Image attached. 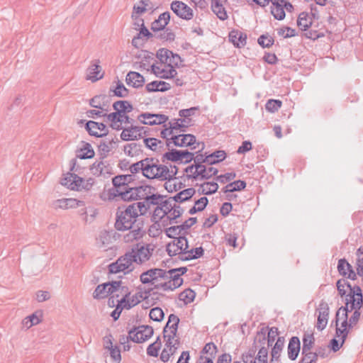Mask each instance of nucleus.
<instances>
[{
    "label": "nucleus",
    "instance_id": "c85d7f7f",
    "mask_svg": "<svg viewBox=\"0 0 363 363\" xmlns=\"http://www.w3.org/2000/svg\"><path fill=\"white\" fill-rule=\"evenodd\" d=\"M301 350V342L298 337H292L289 342L287 352L288 357L291 360H295Z\"/></svg>",
    "mask_w": 363,
    "mask_h": 363
},
{
    "label": "nucleus",
    "instance_id": "4c0bfd02",
    "mask_svg": "<svg viewBox=\"0 0 363 363\" xmlns=\"http://www.w3.org/2000/svg\"><path fill=\"white\" fill-rule=\"evenodd\" d=\"M197 169L199 172H196V175H199L200 179H208L215 176L218 173V169L214 167H208L206 168L203 164H197Z\"/></svg>",
    "mask_w": 363,
    "mask_h": 363
},
{
    "label": "nucleus",
    "instance_id": "864d4df0",
    "mask_svg": "<svg viewBox=\"0 0 363 363\" xmlns=\"http://www.w3.org/2000/svg\"><path fill=\"white\" fill-rule=\"evenodd\" d=\"M195 296L196 293L193 290L186 289L179 294V299L186 305L194 301Z\"/></svg>",
    "mask_w": 363,
    "mask_h": 363
},
{
    "label": "nucleus",
    "instance_id": "09e8293b",
    "mask_svg": "<svg viewBox=\"0 0 363 363\" xmlns=\"http://www.w3.org/2000/svg\"><path fill=\"white\" fill-rule=\"evenodd\" d=\"M40 322V318L35 313L27 316L21 322L22 328L28 330Z\"/></svg>",
    "mask_w": 363,
    "mask_h": 363
},
{
    "label": "nucleus",
    "instance_id": "5fc2aeb1",
    "mask_svg": "<svg viewBox=\"0 0 363 363\" xmlns=\"http://www.w3.org/2000/svg\"><path fill=\"white\" fill-rule=\"evenodd\" d=\"M201 192L206 195H211L216 193L218 189V185L216 182H204L201 185Z\"/></svg>",
    "mask_w": 363,
    "mask_h": 363
},
{
    "label": "nucleus",
    "instance_id": "e433bc0d",
    "mask_svg": "<svg viewBox=\"0 0 363 363\" xmlns=\"http://www.w3.org/2000/svg\"><path fill=\"white\" fill-rule=\"evenodd\" d=\"M271 13L274 18L279 21L283 20L286 16L283 4H281L279 1L274 0H271Z\"/></svg>",
    "mask_w": 363,
    "mask_h": 363
},
{
    "label": "nucleus",
    "instance_id": "79ce46f5",
    "mask_svg": "<svg viewBox=\"0 0 363 363\" xmlns=\"http://www.w3.org/2000/svg\"><path fill=\"white\" fill-rule=\"evenodd\" d=\"M125 155L130 157H135L139 155L142 152V145L136 143L127 144L123 148Z\"/></svg>",
    "mask_w": 363,
    "mask_h": 363
},
{
    "label": "nucleus",
    "instance_id": "a18cd8bd",
    "mask_svg": "<svg viewBox=\"0 0 363 363\" xmlns=\"http://www.w3.org/2000/svg\"><path fill=\"white\" fill-rule=\"evenodd\" d=\"M191 121V119H189L187 121L186 118H178V119H173L171 121L168 123L169 127L174 133V130H180L181 131H186V128H187V125H182L179 122L182 123H190Z\"/></svg>",
    "mask_w": 363,
    "mask_h": 363
},
{
    "label": "nucleus",
    "instance_id": "6e6d98bb",
    "mask_svg": "<svg viewBox=\"0 0 363 363\" xmlns=\"http://www.w3.org/2000/svg\"><path fill=\"white\" fill-rule=\"evenodd\" d=\"M174 200H173L172 197H169L167 200L162 201L161 203V207L159 208L160 211H163V215L162 217L171 213L172 208L174 207Z\"/></svg>",
    "mask_w": 363,
    "mask_h": 363
},
{
    "label": "nucleus",
    "instance_id": "9b49d317",
    "mask_svg": "<svg viewBox=\"0 0 363 363\" xmlns=\"http://www.w3.org/2000/svg\"><path fill=\"white\" fill-rule=\"evenodd\" d=\"M121 287L118 281L107 282L97 286L93 293V297L96 299H101L107 297L110 294H113L116 290Z\"/></svg>",
    "mask_w": 363,
    "mask_h": 363
},
{
    "label": "nucleus",
    "instance_id": "4d7b16f0",
    "mask_svg": "<svg viewBox=\"0 0 363 363\" xmlns=\"http://www.w3.org/2000/svg\"><path fill=\"white\" fill-rule=\"evenodd\" d=\"M218 352V347L213 342H208L203 347L201 354L202 355L209 356L211 357H215Z\"/></svg>",
    "mask_w": 363,
    "mask_h": 363
},
{
    "label": "nucleus",
    "instance_id": "1a4fd4ad",
    "mask_svg": "<svg viewBox=\"0 0 363 363\" xmlns=\"http://www.w3.org/2000/svg\"><path fill=\"white\" fill-rule=\"evenodd\" d=\"M169 322H172V324L170 326V334L163 335V337L165 342L164 348L170 347H172L174 345L180 344L179 337H177V330L179 318L175 314H170Z\"/></svg>",
    "mask_w": 363,
    "mask_h": 363
},
{
    "label": "nucleus",
    "instance_id": "423d86ee",
    "mask_svg": "<svg viewBox=\"0 0 363 363\" xmlns=\"http://www.w3.org/2000/svg\"><path fill=\"white\" fill-rule=\"evenodd\" d=\"M154 247L151 244L138 242L130 250L135 264L141 265L148 261L152 255Z\"/></svg>",
    "mask_w": 363,
    "mask_h": 363
},
{
    "label": "nucleus",
    "instance_id": "ea45409f",
    "mask_svg": "<svg viewBox=\"0 0 363 363\" xmlns=\"http://www.w3.org/2000/svg\"><path fill=\"white\" fill-rule=\"evenodd\" d=\"M195 192L196 191L194 188H188L177 193L175 196H172V199L174 200V202L182 203L189 200Z\"/></svg>",
    "mask_w": 363,
    "mask_h": 363
},
{
    "label": "nucleus",
    "instance_id": "f03ea898",
    "mask_svg": "<svg viewBox=\"0 0 363 363\" xmlns=\"http://www.w3.org/2000/svg\"><path fill=\"white\" fill-rule=\"evenodd\" d=\"M143 176L149 179L167 180L169 178V168L160 163L155 157H145L143 159Z\"/></svg>",
    "mask_w": 363,
    "mask_h": 363
},
{
    "label": "nucleus",
    "instance_id": "cd10ccee",
    "mask_svg": "<svg viewBox=\"0 0 363 363\" xmlns=\"http://www.w3.org/2000/svg\"><path fill=\"white\" fill-rule=\"evenodd\" d=\"M337 270L340 274L345 277L348 274V278L352 280L357 279V273L352 269L350 263L345 259H340L338 261Z\"/></svg>",
    "mask_w": 363,
    "mask_h": 363
},
{
    "label": "nucleus",
    "instance_id": "dca6fc26",
    "mask_svg": "<svg viewBox=\"0 0 363 363\" xmlns=\"http://www.w3.org/2000/svg\"><path fill=\"white\" fill-rule=\"evenodd\" d=\"M85 128L90 135L97 138L104 137L108 133V130L104 123L94 121L86 122Z\"/></svg>",
    "mask_w": 363,
    "mask_h": 363
},
{
    "label": "nucleus",
    "instance_id": "2eb2a0df",
    "mask_svg": "<svg viewBox=\"0 0 363 363\" xmlns=\"http://www.w3.org/2000/svg\"><path fill=\"white\" fill-rule=\"evenodd\" d=\"M316 311L318 312L316 328L318 330L322 331L328 324L330 311L328 304L322 300Z\"/></svg>",
    "mask_w": 363,
    "mask_h": 363
},
{
    "label": "nucleus",
    "instance_id": "6e6552de",
    "mask_svg": "<svg viewBox=\"0 0 363 363\" xmlns=\"http://www.w3.org/2000/svg\"><path fill=\"white\" fill-rule=\"evenodd\" d=\"M153 333L154 330L152 326L143 325L131 329L129 331V337L131 341L141 343L150 338Z\"/></svg>",
    "mask_w": 363,
    "mask_h": 363
},
{
    "label": "nucleus",
    "instance_id": "5701e85b",
    "mask_svg": "<svg viewBox=\"0 0 363 363\" xmlns=\"http://www.w3.org/2000/svg\"><path fill=\"white\" fill-rule=\"evenodd\" d=\"M109 98V96L105 94L96 95L90 99L89 104L94 108L108 112L110 104Z\"/></svg>",
    "mask_w": 363,
    "mask_h": 363
},
{
    "label": "nucleus",
    "instance_id": "3c124183",
    "mask_svg": "<svg viewBox=\"0 0 363 363\" xmlns=\"http://www.w3.org/2000/svg\"><path fill=\"white\" fill-rule=\"evenodd\" d=\"M284 338L283 337H279L271 352L272 357L276 359L277 362H279L280 354L284 347Z\"/></svg>",
    "mask_w": 363,
    "mask_h": 363
},
{
    "label": "nucleus",
    "instance_id": "c9c22d12",
    "mask_svg": "<svg viewBox=\"0 0 363 363\" xmlns=\"http://www.w3.org/2000/svg\"><path fill=\"white\" fill-rule=\"evenodd\" d=\"M143 143L151 150L162 152L164 150V143L155 138H144Z\"/></svg>",
    "mask_w": 363,
    "mask_h": 363
},
{
    "label": "nucleus",
    "instance_id": "0eeeda50",
    "mask_svg": "<svg viewBox=\"0 0 363 363\" xmlns=\"http://www.w3.org/2000/svg\"><path fill=\"white\" fill-rule=\"evenodd\" d=\"M154 187L148 185L132 187V189H129V191L123 194V200L126 201L133 200L146 201L149 194H151V191H152Z\"/></svg>",
    "mask_w": 363,
    "mask_h": 363
},
{
    "label": "nucleus",
    "instance_id": "aec40b11",
    "mask_svg": "<svg viewBox=\"0 0 363 363\" xmlns=\"http://www.w3.org/2000/svg\"><path fill=\"white\" fill-rule=\"evenodd\" d=\"M319 24H297L306 38L316 40L325 35L324 32L317 29Z\"/></svg>",
    "mask_w": 363,
    "mask_h": 363
},
{
    "label": "nucleus",
    "instance_id": "13d9d810",
    "mask_svg": "<svg viewBox=\"0 0 363 363\" xmlns=\"http://www.w3.org/2000/svg\"><path fill=\"white\" fill-rule=\"evenodd\" d=\"M301 363H316L319 357L318 353H313L311 351L305 353L301 352Z\"/></svg>",
    "mask_w": 363,
    "mask_h": 363
},
{
    "label": "nucleus",
    "instance_id": "f257e3e1",
    "mask_svg": "<svg viewBox=\"0 0 363 363\" xmlns=\"http://www.w3.org/2000/svg\"><path fill=\"white\" fill-rule=\"evenodd\" d=\"M140 205L137 204V203H133L125 208H118L114 224V227L117 230L127 231L128 229L135 228L137 225L143 224L139 217L144 214H141V211H139V209L144 206L143 204Z\"/></svg>",
    "mask_w": 363,
    "mask_h": 363
},
{
    "label": "nucleus",
    "instance_id": "473e14b6",
    "mask_svg": "<svg viewBox=\"0 0 363 363\" xmlns=\"http://www.w3.org/2000/svg\"><path fill=\"white\" fill-rule=\"evenodd\" d=\"M138 125H131L123 129L121 138L123 141L137 140L141 138L138 137Z\"/></svg>",
    "mask_w": 363,
    "mask_h": 363
},
{
    "label": "nucleus",
    "instance_id": "0e129e2a",
    "mask_svg": "<svg viewBox=\"0 0 363 363\" xmlns=\"http://www.w3.org/2000/svg\"><path fill=\"white\" fill-rule=\"evenodd\" d=\"M149 316L152 320L160 322L164 318V313L162 308L155 307L150 310Z\"/></svg>",
    "mask_w": 363,
    "mask_h": 363
},
{
    "label": "nucleus",
    "instance_id": "4be33fe9",
    "mask_svg": "<svg viewBox=\"0 0 363 363\" xmlns=\"http://www.w3.org/2000/svg\"><path fill=\"white\" fill-rule=\"evenodd\" d=\"M172 143L178 147H191L196 143V137L192 134H180L172 135Z\"/></svg>",
    "mask_w": 363,
    "mask_h": 363
},
{
    "label": "nucleus",
    "instance_id": "7c9ffc66",
    "mask_svg": "<svg viewBox=\"0 0 363 363\" xmlns=\"http://www.w3.org/2000/svg\"><path fill=\"white\" fill-rule=\"evenodd\" d=\"M144 298L143 293L138 292L131 297L130 296L127 298L126 297H123L119 300V303H121L123 307H125V309L129 310L138 305Z\"/></svg>",
    "mask_w": 363,
    "mask_h": 363
},
{
    "label": "nucleus",
    "instance_id": "6ab92c4d",
    "mask_svg": "<svg viewBox=\"0 0 363 363\" xmlns=\"http://www.w3.org/2000/svg\"><path fill=\"white\" fill-rule=\"evenodd\" d=\"M128 233L123 235V240L125 243H131L135 241H138L146 233L145 230L143 229V225H137L132 229H128Z\"/></svg>",
    "mask_w": 363,
    "mask_h": 363
},
{
    "label": "nucleus",
    "instance_id": "603ef678",
    "mask_svg": "<svg viewBox=\"0 0 363 363\" xmlns=\"http://www.w3.org/2000/svg\"><path fill=\"white\" fill-rule=\"evenodd\" d=\"M162 347V342L160 336H158L156 340L150 344L147 348V354L150 357H156L158 356L159 350Z\"/></svg>",
    "mask_w": 363,
    "mask_h": 363
},
{
    "label": "nucleus",
    "instance_id": "a211bd4d",
    "mask_svg": "<svg viewBox=\"0 0 363 363\" xmlns=\"http://www.w3.org/2000/svg\"><path fill=\"white\" fill-rule=\"evenodd\" d=\"M99 63V60H94L91 61V65L86 70V79L90 80L92 82H95L104 77V72L102 71Z\"/></svg>",
    "mask_w": 363,
    "mask_h": 363
},
{
    "label": "nucleus",
    "instance_id": "49530a36",
    "mask_svg": "<svg viewBox=\"0 0 363 363\" xmlns=\"http://www.w3.org/2000/svg\"><path fill=\"white\" fill-rule=\"evenodd\" d=\"M303 347L302 351L303 353L311 351L314 343L315 337L313 333H305L303 336Z\"/></svg>",
    "mask_w": 363,
    "mask_h": 363
},
{
    "label": "nucleus",
    "instance_id": "58836bf2",
    "mask_svg": "<svg viewBox=\"0 0 363 363\" xmlns=\"http://www.w3.org/2000/svg\"><path fill=\"white\" fill-rule=\"evenodd\" d=\"M82 147L77 150V156L80 159H91L94 157V151L91 145L85 142H82Z\"/></svg>",
    "mask_w": 363,
    "mask_h": 363
},
{
    "label": "nucleus",
    "instance_id": "412c9836",
    "mask_svg": "<svg viewBox=\"0 0 363 363\" xmlns=\"http://www.w3.org/2000/svg\"><path fill=\"white\" fill-rule=\"evenodd\" d=\"M84 182V179L79 177L78 175L67 172L64 178L62 179L61 184L63 186H67V188L72 190L79 191V186L82 185V183Z\"/></svg>",
    "mask_w": 363,
    "mask_h": 363
},
{
    "label": "nucleus",
    "instance_id": "a878e982",
    "mask_svg": "<svg viewBox=\"0 0 363 363\" xmlns=\"http://www.w3.org/2000/svg\"><path fill=\"white\" fill-rule=\"evenodd\" d=\"M229 41L236 48H241L245 46L247 35L240 30H233L228 35Z\"/></svg>",
    "mask_w": 363,
    "mask_h": 363
},
{
    "label": "nucleus",
    "instance_id": "2f4dec72",
    "mask_svg": "<svg viewBox=\"0 0 363 363\" xmlns=\"http://www.w3.org/2000/svg\"><path fill=\"white\" fill-rule=\"evenodd\" d=\"M125 81L128 85L135 88L142 87L145 83L144 77L136 72H129L126 76Z\"/></svg>",
    "mask_w": 363,
    "mask_h": 363
},
{
    "label": "nucleus",
    "instance_id": "69168bd1",
    "mask_svg": "<svg viewBox=\"0 0 363 363\" xmlns=\"http://www.w3.org/2000/svg\"><path fill=\"white\" fill-rule=\"evenodd\" d=\"M170 55H172V51L165 48H162L160 49L157 52V57L161 61L162 63L167 64L168 65Z\"/></svg>",
    "mask_w": 363,
    "mask_h": 363
},
{
    "label": "nucleus",
    "instance_id": "bf43d9fd",
    "mask_svg": "<svg viewBox=\"0 0 363 363\" xmlns=\"http://www.w3.org/2000/svg\"><path fill=\"white\" fill-rule=\"evenodd\" d=\"M274 42V38L268 34L261 35L257 39L258 44L264 48H269L273 45Z\"/></svg>",
    "mask_w": 363,
    "mask_h": 363
},
{
    "label": "nucleus",
    "instance_id": "8fccbe9b",
    "mask_svg": "<svg viewBox=\"0 0 363 363\" xmlns=\"http://www.w3.org/2000/svg\"><path fill=\"white\" fill-rule=\"evenodd\" d=\"M181 156H182V150L172 149V150L165 152L162 155V160L163 162H164L165 160H169V161L176 162L178 161H181Z\"/></svg>",
    "mask_w": 363,
    "mask_h": 363
},
{
    "label": "nucleus",
    "instance_id": "393cba45",
    "mask_svg": "<svg viewBox=\"0 0 363 363\" xmlns=\"http://www.w3.org/2000/svg\"><path fill=\"white\" fill-rule=\"evenodd\" d=\"M278 334V328L276 327H272L269 329L267 337H266V330L264 328H262L261 330L257 333L255 341L258 340L259 342H264L267 340L269 347L272 345Z\"/></svg>",
    "mask_w": 363,
    "mask_h": 363
},
{
    "label": "nucleus",
    "instance_id": "72a5a7b5",
    "mask_svg": "<svg viewBox=\"0 0 363 363\" xmlns=\"http://www.w3.org/2000/svg\"><path fill=\"white\" fill-rule=\"evenodd\" d=\"M203 249L202 247L193 248L191 250L186 249L184 252V255H179V259L182 261H189L194 259H198L203 256Z\"/></svg>",
    "mask_w": 363,
    "mask_h": 363
},
{
    "label": "nucleus",
    "instance_id": "774afa93",
    "mask_svg": "<svg viewBox=\"0 0 363 363\" xmlns=\"http://www.w3.org/2000/svg\"><path fill=\"white\" fill-rule=\"evenodd\" d=\"M256 351L253 349L249 350L241 356V359L244 363H255V355Z\"/></svg>",
    "mask_w": 363,
    "mask_h": 363
},
{
    "label": "nucleus",
    "instance_id": "680f3d73",
    "mask_svg": "<svg viewBox=\"0 0 363 363\" xmlns=\"http://www.w3.org/2000/svg\"><path fill=\"white\" fill-rule=\"evenodd\" d=\"M147 11V10L145 9V7L140 6L135 4L133 8L131 17L133 20L136 21H141L142 23H144V20L143 18H140V16Z\"/></svg>",
    "mask_w": 363,
    "mask_h": 363
},
{
    "label": "nucleus",
    "instance_id": "f704fd0d",
    "mask_svg": "<svg viewBox=\"0 0 363 363\" xmlns=\"http://www.w3.org/2000/svg\"><path fill=\"white\" fill-rule=\"evenodd\" d=\"M91 173L96 177L105 176L110 173V167L103 161H96L91 167Z\"/></svg>",
    "mask_w": 363,
    "mask_h": 363
},
{
    "label": "nucleus",
    "instance_id": "f8f14e48",
    "mask_svg": "<svg viewBox=\"0 0 363 363\" xmlns=\"http://www.w3.org/2000/svg\"><path fill=\"white\" fill-rule=\"evenodd\" d=\"M170 8L178 17L183 20L189 21L194 17L192 9L182 1H172Z\"/></svg>",
    "mask_w": 363,
    "mask_h": 363
},
{
    "label": "nucleus",
    "instance_id": "de8ad7c7",
    "mask_svg": "<svg viewBox=\"0 0 363 363\" xmlns=\"http://www.w3.org/2000/svg\"><path fill=\"white\" fill-rule=\"evenodd\" d=\"M158 268L150 269L140 275V281L143 284H150L152 279L156 277Z\"/></svg>",
    "mask_w": 363,
    "mask_h": 363
},
{
    "label": "nucleus",
    "instance_id": "b1692460",
    "mask_svg": "<svg viewBox=\"0 0 363 363\" xmlns=\"http://www.w3.org/2000/svg\"><path fill=\"white\" fill-rule=\"evenodd\" d=\"M169 69H165L161 66H157L155 65H152L151 66V70L155 74L156 77L162 78V79H170L174 78L177 72L172 66H167Z\"/></svg>",
    "mask_w": 363,
    "mask_h": 363
},
{
    "label": "nucleus",
    "instance_id": "338daca9",
    "mask_svg": "<svg viewBox=\"0 0 363 363\" xmlns=\"http://www.w3.org/2000/svg\"><path fill=\"white\" fill-rule=\"evenodd\" d=\"M199 108L198 106H194L190 108L182 109L179 111V116L182 118H186L189 121V117L195 115L196 112L199 111Z\"/></svg>",
    "mask_w": 363,
    "mask_h": 363
},
{
    "label": "nucleus",
    "instance_id": "37998d69",
    "mask_svg": "<svg viewBox=\"0 0 363 363\" xmlns=\"http://www.w3.org/2000/svg\"><path fill=\"white\" fill-rule=\"evenodd\" d=\"M246 187V182L242 180H237L227 184L223 188L224 193H232L237 191L243 190Z\"/></svg>",
    "mask_w": 363,
    "mask_h": 363
},
{
    "label": "nucleus",
    "instance_id": "f3484780",
    "mask_svg": "<svg viewBox=\"0 0 363 363\" xmlns=\"http://www.w3.org/2000/svg\"><path fill=\"white\" fill-rule=\"evenodd\" d=\"M155 188L151 191V194H149L146 201L136 202L137 204H143V207L140 208L139 211H141V214H145L152 205H161L163 201V196L155 193Z\"/></svg>",
    "mask_w": 363,
    "mask_h": 363
},
{
    "label": "nucleus",
    "instance_id": "c756f323",
    "mask_svg": "<svg viewBox=\"0 0 363 363\" xmlns=\"http://www.w3.org/2000/svg\"><path fill=\"white\" fill-rule=\"evenodd\" d=\"M226 1L227 0H211V9L221 21L228 18L227 11L223 6V3Z\"/></svg>",
    "mask_w": 363,
    "mask_h": 363
},
{
    "label": "nucleus",
    "instance_id": "c03bdc74",
    "mask_svg": "<svg viewBox=\"0 0 363 363\" xmlns=\"http://www.w3.org/2000/svg\"><path fill=\"white\" fill-rule=\"evenodd\" d=\"M226 157V153L224 150H216L208 155L207 163L214 164L222 162Z\"/></svg>",
    "mask_w": 363,
    "mask_h": 363
},
{
    "label": "nucleus",
    "instance_id": "7ed1b4c3",
    "mask_svg": "<svg viewBox=\"0 0 363 363\" xmlns=\"http://www.w3.org/2000/svg\"><path fill=\"white\" fill-rule=\"evenodd\" d=\"M174 279H170L167 270L157 269L156 277L152 279L149 285L152 286L147 293H150L154 289H162L164 291H174L179 288L183 284V279H180L178 275H174Z\"/></svg>",
    "mask_w": 363,
    "mask_h": 363
},
{
    "label": "nucleus",
    "instance_id": "9d476101",
    "mask_svg": "<svg viewBox=\"0 0 363 363\" xmlns=\"http://www.w3.org/2000/svg\"><path fill=\"white\" fill-rule=\"evenodd\" d=\"M189 248L188 240L185 236L174 238V240L167 245V252L170 257L184 255Z\"/></svg>",
    "mask_w": 363,
    "mask_h": 363
},
{
    "label": "nucleus",
    "instance_id": "a19ab883",
    "mask_svg": "<svg viewBox=\"0 0 363 363\" xmlns=\"http://www.w3.org/2000/svg\"><path fill=\"white\" fill-rule=\"evenodd\" d=\"M128 95V89L125 88L119 80L115 88L111 87L109 89V96H115L121 98H125Z\"/></svg>",
    "mask_w": 363,
    "mask_h": 363
},
{
    "label": "nucleus",
    "instance_id": "39448f33",
    "mask_svg": "<svg viewBox=\"0 0 363 363\" xmlns=\"http://www.w3.org/2000/svg\"><path fill=\"white\" fill-rule=\"evenodd\" d=\"M135 179L133 174H121L114 177L112 179L113 187L110 189L111 195L114 197H119L123 200V194L129 191V189H132L129 184Z\"/></svg>",
    "mask_w": 363,
    "mask_h": 363
},
{
    "label": "nucleus",
    "instance_id": "e2e57ef3",
    "mask_svg": "<svg viewBox=\"0 0 363 363\" xmlns=\"http://www.w3.org/2000/svg\"><path fill=\"white\" fill-rule=\"evenodd\" d=\"M282 102L277 99H269L265 104V108L267 111L271 113L277 111L281 106Z\"/></svg>",
    "mask_w": 363,
    "mask_h": 363
},
{
    "label": "nucleus",
    "instance_id": "ddd939ff",
    "mask_svg": "<svg viewBox=\"0 0 363 363\" xmlns=\"http://www.w3.org/2000/svg\"><path fill=\"white\" fill-rule=\"evenodd\" d=\"M118 235L113 230H102L96 238V245L101 249L106 250L110 248V245L116 240Z\"/></svg>",
    "mask_w": 363,
    "mask_h": 363
},
{
    "label": "nucleus",
    "instance_id": "4468645a",
    "mask_svg": "<svg viewBox=\"0 0 363 363\" xmlns=\"http://www.w3.org/2000/svg\"><path fill=\"white\" fill-rule=\"evenodd\" d=\"M51 206L55 210H67L69 208H75L77 207L84 206V202L83 201H79L73 198L60 199L53 201Z\"/></svg>",
    "mask_w": 363,
    "mask_h": 363
},
{
    "label": "nucleus",
    "instance_id": "bb28decb",
    "mask_svg": "<svg viewBox=\"0 0 363 363\" xmlns=\"http://www.w3.org/2000/svg\"><path fill=\"white\" fill-rule=\"evenodd\" d=\"M167 24H152L151 29L153 31H159L158 37L164 40H174L175 38L174 33L169 28Z\"/></svg>",
    "mask_w": 363,
    "mask_h": 363
},
{
    "label": "nucleus",
    "instance_id": "20e7f679",
    "mask_svg": "<svg viewBox=\"0 0 363 363\" xmlns=\"http://www.w3.org/2000/svg\"><path fill=\"white\" fill-rule=\"evenodd\" d=\"M135 259L130 250H128L123 255L118 257L116 262L108 265V272L111 274L123 272L124 274H127L135 269Z\"/></svg>",
    "mask_w": 363,
    "mask_h": 363
},
{
    "label": "nucleus",
    "instance_id": "052dcab7",
    "mask_svg": "<svg viewBox=\"0 0 363 363\" xmlns=\"http://www.w3.org/2000/svg\"><path fill=\"white\" fill-rule=\"evenodd\" d=\"M340 311H342L344 312V313H343L344 320L341 323V327L342 328H347V326L349 327V323L347 321L349 308H347V306H342L337 311L336 315H335V326H338V321H339L338 317H339Z\"/></svg>",
    "mask_w": 363,
    "mask_h": 363
}]
</instances>
